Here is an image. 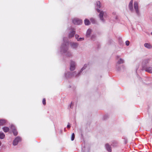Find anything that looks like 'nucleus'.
<instances>
[{
  "instance_id": "nucleus-18",
  "label": "nucleus",
  "mask_w": 152,
  "mask_h": 152,
  "mask_svg": "<svg viewBox=\"0 0 152 152\" xmlns=\"http://www.w3.org/2000/svg\"><path fill=\"white\" fill-rule=\"evenodd\" d=\"M6 121L5 120H0V126L4 124Z\"/></svg>"
},
{
  "instance_id": "nucleus-12",
  "label": "nucleus",
  "mask_w": 152,
  "mask_h": 152,
  "mask_svg": "<svg viewBox=\"0 0 152 152\" xmlns=\"http://www.w3.org/2000/svg\"><path fill=\"white\" fill-rule=\"evenodd\" d=\"M105 148L109 152H111L112 151L111 147L108 144H106L105 145Z\"/></svg>"
},
{
  "instance_id": "nucleus-16",
  "label": "nucleus",
  "mask_w": 152,
  "mask_h": 152,
  "mask_svg": "<svg viewBox=\"0 0 152 152\" xmlns=\"http://www.w3.org/2000/svg\"><path fill=\"white\" fill-rule=\"evenodd\" d=\"M84 23L86 25H88L90 24V21L87 19H86L85 20Z\"/></svg>"
},
{
  "instance_id": "nucleus-9",
  "label": "nucleus",
  "mask_w": 152,
  "mask_h": 152,
  "mask_svg": "<svg viewBox=\"0 0 152 152\" xmlns=\"http://www.w3.org/2000/svg\"><path fill=\"white\" fill-rule=\"evenodd\" d=\"M11 128L12 130L13 133L14 135L16 136L18 134V132L15 129V127L13 125H12L11 126Z\"/></svg>"
},
{
  "instance_id": "nucleus-6",
  "label": "nucleus",
  "mask_w": 152,
  "mask_h": 152,
  "mask_svg": "<svg viewBox=\"0 0 152 152\" xmlns=\"http://www.w3.org/2000/svg\"><path fill=\"white\" fill-rule=\"evenodd\" d=\"M76 63L74 61H71L70 64V69L71 71H73L75 70V68Z\"/></svg>"
},
{
  "instance_id": "nucleus-28",
  "label": "nucleus",
  "mask_w": 152,
  "mask_h": 152,
  "mask_svg": "<svg viewBox=\"0 0 152 152\" xmlns=\"http://www.w3.org/2000/svg\"><path fill=\"white\" fill-rule=\"evenodd\" d=\"M75 38L76 39L78 40V38H79V36L77 35H75Z\"/></svg>"
},
{
  "instance_id": "nucleus-13",
  "label": "nucleus",
  "mask_w": 152,
  "mask_h": 152,
  "mask_svg": "<svg viewBox=\"0 0 152 152\" xmlns=\"http://www.w3.org/2000/svg\"><path fill=\"white\" fill-rule=\"evenodd\" d=\"M144 46L145 48H148L150 49L152 47L151 45L148 43H145L144 44Z\"/></svg>"
},
{
  "instance_id": "nucleus-19",
  "label": "nucleus",
  "mask_w": 152,
  "mask_h": 152,
  "mask_svg": "<svg viewBox=\"0 0 152 152\" xmlns=\"http://www.w3.org/2000/svg\"><path fill=\"white\" fill-rule=\"evenodd\" d=\"M3 130L5 132H7L9 130V128L6 127H4L3 128Z\"/></svg>"
},
{
  "instance_id": "nucleus-24",
  "label": "nucleus",
  "mask_w": 152,
  "mask_h": 152,
  "mask_svg": "<svg viewBox=\"0 0 152 152\" xmlns=\"http://www.w3.org/2000/svg\"><path fill=\"white\" fill-rule=\"evenodd\" d=\"M84 39V38L83 37H80L78 38V40H77L78 41H82Z\"/></svg>"
},
{
  "instance_id": "nucleus-21",
  "label": "nucleus",
  "mask_w": 152,
  "mask_h": 152,
  "mask_svg": "<svg viewBox=\"0 0 152 152\" xmlns=\"http://www.w3.org/2000/svg\"><path fill=\"white\" fill-rule=\"evenodd\" d=\"M97 4V7L98 8H99L100 7V2L99 1H97L96 2Z\"/></svg>"
},
{
  "instance_id": "nucleus-3",
  "label": "nucleus",
  "mask_w": 152,
  "mask_h": 152,
  "mask_svg": "<svg viewBox=\"0 0 152 152\" xmlns=\"http://www.w3.org/2000/svg\"><path fill=\"white\" fill-rule=\"evenodd\" d=\"M97 11L98 12H99V16L100 20L102 22H104L105 20V18L107 17V13L105 12L100 11V10L98 9H97Z\"/></svg>"
},
{
  "instance_id": "nucleus-14",
  "label": "nucleus",
  "mask_w": 152,
  "mask_h": 152,
  "mask_svg": "<svg viewBox=\"0 0 152 152\" xmlns=\"http://www.w3.org/2000/svg\"><path fill=\"white\" fill-rule=\"evenodd\" d=\"M91 32V29H88L86 32V36L87 37H90V34Z\"/></svg>"
},
{
  "instance_id": "nucleus-30",
  "label": "nucleus",
  "mask_w": 152,
  "mask_h": 152,
  "mask_svg": "<svg viewBox=\"0 0 152 152\" xmlns=\"http://www.w3.org/2000/svg\"><path fill=\"white\" fill-rule=\"evenodd\" d=\"M95 37V36H93L92 37L91 39H93V37Z\"/></svg>"
},
{
  "instance_id": "nucleus-33",
  "label": "nucleus",
  "mask_w": 152,
  "mask_h": 152,
  "mask_svg": "<svg viewBox=\"0 0 152 152\" xmlns=\"http://www.w3.org/2000/svg\"><path fill=\"white\" fill-rule=\"evenodd\" d=\"M151 34H152V33H151Z\"/></svg>"
},
{
  "instance_id": "nucleus-27",
  "label": "nucleus",
  "mask_w": 152,
  "mask_h": 152,
  "mask_svg": "<svg viewBox=\"0 0 152 152\" xmlns=\"http://www.w3.org/2000/svg\"><path fill=\"white\" fill-rule=\"evenodd\" d=\"M73 103L72 102L70 105V108H72L73 107Z\"/></svg>"
},
{
  "instance_id": "nucleus-25",
  "label": "nucleus",
  "mask_w": 152,
  "mask_h": 152,
  "mask_svg": "<svg viewBox=\"0 0 152 152\" xmlns=\"http://www.w3.org/2000/svg\"><path fill=\"white\" fill-rule=\"evenodd\" d=\"M42 103L44 105H45L46 104L45 99L44 98L43 99Z\"/></svg>"
},
{
  "instance_id": "nucleus-20",
  "label": "nucleus",
  "mask_w": 152,
  "mask_h": 152,
  "mask_svg": "<svg viewBox=\"0 0 152 152\" xmlns=\"http://www.w3.org/2000/svg\"><path fill=\"white\" fill-rule=\"evenodd\" d=\"M124 62V60L122 58H120L118 61V63L119 64L123 63Z\"/></svg>"
},
{
  "instance_id": "nucleus-5",
  "label": "nucleus",
  "mask_w": 152,
  "mask_h": 152,
  "mask_svg": "<svg viewBox=\"0 0 152 152\" xmlns=\"http://www.w3.org/2000/svg\"><path fill=\"white\" fill-rule=\"evenodd\" d=\"M73 23L76 25H80L82 23V21L78 18H75L72 20Z\"/></svg>"
},
{
  "instance_id": "nucleus-23",
  "label": "nucleus",
  "mask_w": 152,
  "mask_h": 152,
  "mask_svg": "<svg viewBox=\"0 0 152 152\" xmlns=\"http://www.w3.org/2000/svg\"><path fill=\"white\" fill-rule=\"evenodd\" d=\"M90 20L92 23H95V20L94 19L91 18Z\"/></svg>"
},
{
  "instance_id": "nucleus-15",
  "label": "nucleus",
  "mask_w": 152,
  "mask_h": 152,
  "mask_svg": "<svg viewBox=\"0 0 152 152\" xmlns=\"http://www.w3.org/2000/svg\"><path fill=\"white\" fill-rule=\"evenodd\" d=\"M145 71L150 73H152V67H149L146 68Z\"/></svg>"
},
{
  "instance_id": "nucleus-8",
  "label": "nucleus",
  "mask_w": 152,
  "mask_h": 152,
  "mask_svg": "<svg viewBox=\"0 0 152 152\" xmlns=\"http://www.w3.org/2000/svg\"><path fill=\"white\" fill-rule=\"evenodd\" d=\"M70 45L71 48L73 49H75L78 46V44L77 43L73 42H70Z\"/></svg>"
},
{
  "instance_id": "nucleus-4",
  "label": "nucleus",
  "mask_w": 152,
  "mask_h": 152,
  "mask_svg": "<svg viewBox=\"0 0 152 152\" xmlns=\"http://www.w3.org/2000/svg\"><path fill=\"white\" fill-rule=\"evenodd\" d=\"M134 6L137 15L138 16H140V13L138 8V3L136 1L134 2Z\"/></svg>"
},
{
  "instance_id": "nucleus-11",
  "label": "nucleus",
  "mask_w": 152,
  "mask_h": 152,
  "mask_svg": "<svg viewBox=\"0 0 152 152\" xmlns=\"http://www.w3.org/2000/svg\"><path fill=\"white\" fill-rule=\"evenodd\" d=\"M133 0H131L129 4V9L132 11H133Z\"/></svg>"
},
{
  "instance_id": "nucleus-22",
  "label": "nucleus",
  "mask_w": 152,
  "mask_h": 152,
  "mask_svg": "<svg viewBox=\"0 0 152 152\" xmlns=\"http://www.w3.org/2000/svg\"><path fill=\"white\" fill-rule=\"evenodd\" d=\"M75 138V134L74 133H72L71 136V140L73 141L74 140Z\"/></svg>"
},
{
  "instance_id": "nucleus-7",
  "label": "nucleus",
  "mask_w": 152,
  "mask_h": 152,
  "mask_svg": "<svg viewBox=\"0 0 152 152\" xmlns=\"http://www.w3.org/2000/svg\"><path fill=\"white\" fill-rule=\"evenodd\" d=\"M21 138L19 137H17L14 140L13 144L14 145H16L18 144L19 142L20 141Z\"/></svg>"
},
{
  "instance_id": "nucleus-29",
  "label": "nucleus",
  "mask_w": 152,
  "mask_h": 152,
  "mask_svg": "<svg viewBox=\"0 0 152 152\" xmlns=\"http://www.w3.org/2000/svg\"><path fill=\"white\" fill-rule=\"evenodd\" d=\"M71 126L70 125L69 123H68L67 125V128H69Z\"/></svg>"
},
{
  "instance_id": "nucleus-31",
  "label": "nucleus",
  "mask_w": 152,
  "mask_h": 152,
  "mask_svg": "<svg viewBox=\"0 0 152 152\" xmlns=\"http://www.w3.org/2000/svg\"><path fill=\"white\" fill-rule=\"evenodd\" d=\"M1 142L0 141V146L1 145Z\"/></svg>"
},
{
  "instance_id": "nucleus-17",
  "label": "nucleus",
  "mask_w": 152,
  "mask_h": 152,
  "mask_svg": "<svg viewBox=\"0 0 152 152\" xmlns=\"http://www.w3.org/2000/svg\"><path fill=\"white\" fill-rule=\"evenodd\" d=\"M5 136V134L2 132H0V139H3Z\"/></svg>"
},
{
  "instance_id": "nucleus-1",
  "label": "nucleus",
  "mask_w": 152,
  "mask_h": 152,
  "mask_svg": "<svg viewBox=\"0 0 152 152\" xmlns=\"http://www.w3.org/2000/svg\"><path fill=\"white\" fill-rule=\"evenodd\" d=\"M64 44H63L61 47V51L63 53H66V55L67 56L69 57H71L72 56L71 53L69 52H68V42L66 38H63Z\"/></svg>"
},
{
  "instance_id": "nucleus-2",
  "label": "nucleus",
  "mask_w": 152,
  "mask_h": 152,
  "mask_svg": "<svg viewBox=\"0 0 152 152\" xmlns=\"http://www.w3.org/2000/svg\"><path fill=\"white\" fill-rule=\"evenodd\" d=\"M87 66V64H85L83 67L82 68L81 71L79 73L77 74H76V72H73L72 73H70V72H68L67 73L65 74V77L66 78H68L69 77H72L73 76H77L79 75L80 74V73L83 71V70L85 69Z\"/></svg>"
},
{
  "instance_id": "nucleus-10",
  "label": "nucleus",
  "mask_w": 152,
  "mask_h": 152,
  "mask_svg": "<svg viewBox=\"0 0 152 152\" xmlns=\"http://www.w3.org/2000/svg\"><path fill=\"white\" fill-rule=\"evenodd\" d=\"M75 34V31H74V29H72L70 33L69 34V37H74Z\"/></svg>"
},
{
  "instance_id": "nucleus-26",
  "label": "nucleus",
  "mask_w": 152,
  "mask_h": 152,
  "mask_svg": "<svg viewBox=\"0 0 152 152\" xmlns=\"http://www.w3.org/2000/svg\"><path fill=\"white\" fill-rule=\"evenodd\" d=\"M125 43H126V45L127 46H128L129 45V43H130L129 41H126V42Z\"/></svg>"
},
{
  "instance_id": "nucleus-32",
  "label": "nucleus",
  "mask_w": 152,
  "mask_h": 152,
  "mask_svg": "<svg viewBox=\"0 0 152 152\" xmlns=\"http://www.w3.org/2000/svg\"><path fill=\"white\" fill-rule=\"evenodd\" d=\"M115 13H113V14H115Z\"/></svg>"
}]
</instances>
